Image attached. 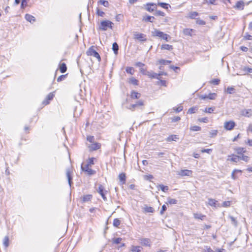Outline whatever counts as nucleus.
Returning a JSON list of instances; mask_svg holds the SVG:
<instances>
[{
	"label": "nucleus",
	"instance_id": "19",
	"mask_svg": "<svg viewBox=\"0 0 252 252\" xmlns=\"http://www.w3.org/2000/svg\"><path fill=\"white\" fill-rule=\"evenodd\" d=\"M3 245L5 249H7L9 245V239L8 236H6L3 239Z\"/></svg>",
	"mask_w": 252,
	"mask_h": 252
},
{
	"label": "nucleus",
	"instance_id": "54",
	"mask_svg": "<svg viewBox=\"0 0 252 252\" xmlns=\"http://www.w3.org/2000/svg\"><path fill=\"white\" fill-rule=\"evenodd\" d=\"M196 22L197 24L200 25H204L206 24V23L204 21H203L199 18L196 19Z\"/></svg>",
	"mask_w": 252,
	"mask_h": 252
},
{
	"label": "nucleus",
	"instance_id": "11",
	"mask_svg": "<svg viewBox=\"0 0 252 252\" xmlns=\"http://www.w3.org/2000/svg\"><path fill=\"white\" fill-rule=\"evenodd\" d=\"M54 96H55V94H54V93H49L46 96V99L43 101V102H42L43 104H44L45 105L48 104L49 103V101L53 99Z\"/></svg>",
	"mask_w": 252,
	"mask_h": 252
},
{
	"label": "nucleus",
	"instance_id": "37",
	"mask_svg": "<svg viewBox=\"0 0 252 252\" xmlns=\"http://www.w3.org/2000/svg\"><path fill=\"white\" fill-rule=\"evenodd\" d=\"M121 224V221L118 219H115L113 224L115 227H118Z\"/></svg>",
	"mask_w": 252,
	"mask_h": 252
},
{
	"label": "nucleus",
	"instance_id": "21",
	"mask_svg": "<svg viewBox=\"0 0 252 252\" xmlns=\"http://www.w3.org/2000/svg\"><path fill=\"white\" fill-rule=\"evenodd\" d=\"M178 139L179 137L177 135H171L167 138L166 141L168 142L173 141H176Z\"/></svg>",
	"mask_w": 252,
	"mask_h": 252
},
{
	"label": "nucleus",
	"instance_id": "27",
	"mask_svg": "<svg viewBox=\"0 0 252 252\" xmlns=\"http://www.w3.org/2000/svg\"><path fill=\"white\" fill-rule=\"evenodd\" d=\"M67 70V67L65 63H62L60 66V70L61 73H64Z\"/></svg>",
	"mask_w": 252,
	"mask_h": 252
},
{
	"label": "nucleus",
	"instance_id": "2",
	"mask_svg": "<svg viewBox=\"0 0 252 252\" xmlns=\"http://www.w3.org/2000/svg\"><path fill=\"white\" fill-rule=\"evenodd\" d=\"M113 23L109 20H104L100 22L99 29L103 31H107L108 28L112 29Z\"/></svg>",
	"mask_w": 252,
	"mask_h": 252
},
{
	"label": "nucleus",
	"instance_id": "39",
	"mask_svg": "<svg viewBox=\"0 0 252 252\" xmlns=\"http://www.w3.org/2000/svg\"><path fill=\"white\" fill-rule=\"evenodd\" d=\"M198 110L197 107H192L190 108L188 111V113L193 114L196 112Z\"/></svg>",
	"mask_w": 252,
	"mask_h": 252
},
{
	"label": "nucleus",
	"instance_id": "13",
	"mask_svg": "<svg viewBox=\"0 0 252 252\" xmlns=\"http://www.w3.org/2000/svg\"><path fill=\"white\" fill-rule=\"evenodd\" d=\"M241 157L235 155L232 156H229L227 159L228 160H230L234 162H238L240 160Z\"/></svg>",
	"mask_w": 252,
	"mask_h": 252
},
{
	"label": "nucleus",
	"instance_id": "52",
	"mask_svg": "<svg viewBox=\"0 0 252 252\" xmlns=\"http://www.w3.org/2000/svg\"><path fill=\"white\" fill-rule=\"evenodd\" d=\"M145 211L148 213H153L154 212V209L152 207H148L145 208Z\"/></svg>",
	"mask_w": 252,
	"mask_h": 252
},
{
	"label": "nucleus",
	"instance_id": "6",
	"mask_svg": "<svg viewBox=\"0 0 252 252\" xmlns=\"http://www.w3.org/2000/svg\"><path fill=\"white\" fill-rule=\"evenodd\" d=\"M81 169L83 171L86 172L87 174L89 175H92L95 173V171L91 168H90L88 165L86 164L85 166L82 165Z\"/></svg>",
	"mask_w": 252,
	"mask_h": 252
},
{
	"label": "nucleus",
	"instance_id": "34",
	"mask_svg": "<svg viewBox=\"0 0 252 252\" xmlns=\"http://www.w3.org/2000/svg\"><path fill=\"white\" fill-rule=\"evenodd\" d=\"M126 71L127 73L131 75L133 74L134 72V69L132 67H127L126 69Z\"/></svg>",
	"mask_w": 252,
	"mask_h": 252
},
{
	"label": "nucleus",
	"instance_id": "28",
	"mask_svg": "<svg viewBox=\"0 0 252 252\" xmlns=\"http://www.w3.org/2000/svg\"><path fill=\"white\" fill-rule=\"evenodd\" d=\"M142 249V248L140 246H132L131 250L133 252H140Z\"/></svg>",
	"mask_w": 252,
	"mask_h": 252
},
{
	"label": "nucleus",
	"instance_id": "53",
	"mask_svg": "<svg viewBox=\"0 0 252 252\" xmlns=\"http://www.w3.org/2000/svg\"><path fill=\"white\" fill-rule=\"evenodd\" d=\"M155 15L156 16L164 17L165 16V13L162 11L158 10L156 11Z\"/></svg>",
	"mask_w": 252,
	"mask_h": 252
},
{
	"label": "nucleus",
	"instance_id": "63",
	"mask_svg": "<svg viewBox=\"0 0 252 252\" xmlns=\"http://www.w3.org/2000/svg\"><path fill=\"white\" fill-rule=\"evenodd\" d=\"M198 121L200 122H202V123H207L208 121V119L207 117H205V118L198 119Z\"/></svg>",
	"mask_w": 252,
	"mask_h": 252
},
{
	"label": "nucleus",
	"instance_id": "24",
	"mask_svg": "<svg viewBox=\"0 0 252 252\" xmlns=\"http://www.w3.org/2000/svg\"><path fill=\"white\" fill-rule=\"evenodd\" d=\"M112 50L116 55L118 54L119 50V46L116 42H114L113 43Z\"/></svg>",
	"mask_w": 252,
	"mask_h": 252
},
{
	"label": "nucleus",
	"instance_id": "14",
	"mask_svg": "<svg viewBox=\"0 0 252 252\" xmlns=\"http://www.w3.org/2000/svg\"><path fill=\"white\" fill-rule=\"evenodd\" d=\"M25 18L27 21L31 23H33L35 21V18L29 14H26L25 16Z\"/></svg>",
	"mask_w": 252,
	"mask_h": 252
},
{
	"label": "nucleus",
	"instance_id": "17",
	"mask_svg": "<svg viewBox=\"0 0 252 252\" xmlns=\"http://www.w3.org/2000/svg\"><path fill=\"white\" fill-rule=\"evenodd\" d=\"M141 94L138 93L135 91H132L130 94V97L132 99H138L140 97Z\"/></svg>",
	"mask_w": 252,
	"mask_h": 252
},
{
	"label": "nucleus",
	"instance_id": "26",
	"mask_svg": "<svg viewBox=\"0 0 252 252\" xmlns=\"http://www.w3.org/2000/svg\"><path fill=\"white\" fill-rule=\"evenodd\" d=\"M194 218L196 219H200L201 220H203L206 216L205 215H202L200 213H194L193 214Z\"/></svg>",
	"mask_w": 252,
	"mask_h": 252
},
{
	"label": "nucleus",
	"instance_id": "51",
	"mask_svg": "<svg viewBox=\"0 0 252 252\" xmlns=\"http://www.w3.org/2000/svg\"><path fill=\"white\" fill-rule=\"evenodd\" d=\"M135 105L136 107H140L144 105V101L142 100H139L137 101L135 103Z\"/></svg>",
	"mask_w": 252,
	"mask_h": 252
},
{
	"label": "nucleus",
	"instance_id": "7",
	"mask_svg": "<svg viewBox=\"0 0 252 252\" xmlns=\"http://www.w3.org/2000/svg\"><path fill=\"white\" fill-rule=\"evenodd\" d=\"M217 94L216 93H210L208 94L201 95L199 96L200 99H209L210 100H214L216 98Z\"/></svg>",
	"mask_w": 252,
	"mask_h": 252
},
{
	"label": "nucleus",
	"instance_id": "36",
	"mask_svg": "<svg viewBox=\"0 0 252 252\" xmlns=\"http://www.w3.org/2000/svg\"><path fill=\"white\" fill-rule=\"evenodd\" d=\"M229 218L231 220V223L232 224H233L235 226H237V221L236 220V219L231 216H229Z\"/></svg>",
	"mask_w": 252,
	"mask_h": 252
},
{
	"label": "nucleus",
	"instance_id": "3",
	"mask_svg": "<svg viewBox=\"0 0 252 252\" xmlns=\"http://www.w3.org/2000/svg\"><path fill=\"white\" fill-rule=\"evenodd\" d=\"M133 38L141 42H144L147 40L146 35L144 33L134 32L133 33Z\"/></svg>",
	"mask_w": 252,
	"mask_h": 252
},
{
	"label": "nucleus",
	"instance_id": "32",
	"mask_svg": "<svg viewBox=\"0 0 252 252\" xmlns=\"http://www.w3.org/2000/svg\"><path fill=\"white\" fill-rule=\"evenodd\" d=\"M217 202V201L214 199L209 198L208 199V204L210 205L211 206H216V203Z\"/></svg>",
	"mask_w": 252,
	"mask_h": 252
},
{
	"label": "nucleus",
	"instance_id": "60",
	"mask_svg": "<svg viewBox=\"0 0 252 252\" xmlns=\"http://www.w3.org/2000/svg\"><path fill=\"white\" fill-rule=\"evenodd\" d=\"M230 204L231 201H224L222 203V206L224 207H227L230 206Z\"/></svg>",
	"mask_w": 252,
	"mask_h": 252
},
{
	"label": "nucleus",
	"instance_id": "25",
	"mask_svg": "<svg viewBox=\"0 0 252 252\" xmlns=\"http://www.w3.org/2000/svg\"><path fill=\"white\" fill-rule=\"evenodd\" d=\"M161 49L162 50H167L169 51H171L173 49V46L169 44H162L161 47Z\"/></svg>",
	"mask_w": 252,
	"mask_h": 252
},
{
	"label": "nucleus",
	"instance_id": "12",
	"mask_svg": "<svg viewBox=\"0 0 252 252\" xmlns=\"http://www.w3.org/2000/svg\"><path fill=\"white\" fill-rule=\"evenodd\" d=\"M101 144L99 143L95 142L92 143L91 145L89 146V148L91 151L97 150L100 148Z\"/></svg>",
	"mask_w": 252,
	"mask_h": 252
},
{
	"label": "nucleus",
	"instance_id": "16",
	"mask_svg": "<svg viewBox=\"0 0 252 252\" xmlns=\"http://www.w3.org/2000/svg\"><path fill=\"white\" fill-rule=\"evenodd\" d=\"M244 2L243 1H238L236 2L234 7L239 10H243L244 8Z\"/></svg>",
	"mask_w": 252,
	"mask_h": 252
},
{
	"label": "nucleus",
	"instance_id": "35",
	"mask_svg": "<svg viewBox=\"0 0 252 252\" xmlns=\"http://www.w3.org/2000/svg\"><path fill=\"white\" fill-rule=\"evenodd\" d=\"M129 82L134 85H138V80L134 77L129 78Z\"/></svg>",
	"mask_w": 252,
	"mask_h": 252
},
{
	"label": "nucleus",
	"instance_id": "46",
	"mask_svg": "<svg viewBox=\"0 0 252 252\" xmlns=\"http://www.w3.org/2000/svg\"><path fill=\"white\" fill-rule=\"evenodd\" d=\"M198 15V13L197 12L193 11L189 13V17L191 19H194L196 16Z\"/></svg>",
	"mask_w": 252,
	"mask_h": 252
},
{
	"label": "nucleus",
	"instance_id": "8",
	"mask_svg": "<svg viewBox=\"0 0 252 252\" xmlns=\"http://www.w3.org/2000/svg\"><path fill=\"white\" fill-rule=\"evenodd\" d=\"M157 4L154 3H148L146 5V9L149 12H153L157 9Z\"/></svg>",
	"mask_w": 252,
	"mask_h": 252
},
{
	"label": "nucleus",
	"instance_id": "47",
	"mask_svg": "<svg viewBox=\"0 0 252 252\" xmlns=\"http://www.w3.org/2000/svg\"><path fill=\"white\" fill-rule=\"evenodd\" d=\"M95 159V158H89L87 164L86 165H88V166H90L91 165L94 164V160Z\"/></svg>",
	"mask_w": 252,
	"mask_h": 252
},
{
	"label": "nucleus",
	"instance_id": "9",
	"mask_svg": "<svg viewBox=\"0 0 252 252\" xmlns=\"http://www.w3.org/2000/svg\"><path fill=\"white\" fill-rule=\"evenodd\" d=\"M97 191L101 195V196H102L103 199L104 201H106L107 200V198H106V197L105 196V194L104 188L102 186V185H99L98 189H97ZM105 192H106V191H105Z\"/></svg>",
	"mask_w": 252,
	"mask_h": 252
},
{
	"label": "nucleus",
	"instance_id": "64",
	"mask_svg": "<svg viewBox=\"0 0 252 252\" xmlns=\"http://www.w3.org/2000/svg\"><path fill=\"white\" fill-rule=\"evenodd\" d=\"M243 70L248 73H252V68L248 67H244Z\"/></svg>",
	"mask_w": 252,
	"mask_h": 252
},
{
	"label": "nucleus",
	"instance_id": "38",
	"mask_svg": "<svg viewBox=\"0 0 252 252\" xmlns=\"http://www.w3.org/2000/svg\"><path fill=\"white\" fill-rule=\"evenodd\" d=\"M192 32V30L191 29H186L184 30L183 33L186 35H191Z\"/></svg>",
	"mask_w": 252,
	"mask_h": 252
},
{
	"label": "nucleus",
	"instance_id": "59",
	"mask_svg": "<svg viewBox=\"0 0 252 252\" xmlns=\"http://www.w3.org/2000/svg\"><path fill=\"white\" fill-rule=\"evenodd\" d=\"M27 0H22L21 1V7L22 8L24 9L27 6Z\"/></svg>",
	"mask_w": 252,
	"mask_h": 252
},
{
	"label": "nucleus",
	"instance_id": "20",
	"mask_svg": "<svg viewBox=\"0 0 252 252\" xmlns=\"http://www.w3.org/2000/svg\"><path fill=\"white\" fill-rule=\"evenodd\" d=\"M66 176L68 180V183L70 187L71 186L72 184V177L71 176V172L69 169L66 170Z\"/></svg>",
	"mask_w": 252,
	"mask_h": 252
},
{
	"label": "nucleus",
	"instance_id": "62",
	"mask_svg": "<svg viewBox=\"0 0 252 252\" xmlns=\"http://www.w3.org/2000/svg\"><path fill=\"white\" fill-rule=\"evenodd\" d=\"M87 139L88 141H89L91 143H93L94 141V136H88L87 137Z\"/></svg>",
	"mask_w": 252,
	"mask_h": 252
},
{
	"label": "nucleus",
	"instance_id": "33",
	"mask_svg": "<svg viewBox=\"0 0 252 252\" xmlns=\"http://www.w3.org/2000/svg\"><path fill=\"white\" fill-rule=\"evenodd\" d=\"M158 5L166 9H167L168 7L170 6V5L168 3L165 2H158Z\"/></svg>",
	"mask_w": 252,
	"mask_h": 252
},
{
	"label": "nucleus",
	"instance_id": "56",
	"mask_svg": "<svg viewBox=\"0 0 252 252\" xmlns=\"http://www.w3.org/2000/svg\"><path fill=\"white\" fill-rule=\"evenodd\" d=\"M183 109V107L182 106H180L178 107H174L173 110H175L177 113H179L182 111Z\"/></svg>",
	"mask_w": 252,
	"mask_h": 252
},
{
	"label": "nucleus",
	"instance_id": "61",
	"mask_svg": "<svg viewBox=\"0 0 252 252\" xmlns=\"http://www.w3.org/2000/svg\"><path fill=\"white\" fill-rule=\"evenodd\" d=\"M66 75H62L61 76H60L58 78H57V81L58 82H61L63 80L65 77H66Z\"/></svg>",
	"mask_w": 252,
	"mask_h": 252
},
{
	"label": "nucleus",
	"instance_id": "57",
	"mask_svg": "<svg viewBox=\"0 0 252 252\" xmlns=\"http://www.w3.org/2000/svg\"><path fill=\"white\" fill-rule=\"evenodd\" d=\"M96 14L99 16L103 17L105 13L103 11H101L98 8H97Z\"/></svg>",
	"mask_w": 252,
	"mask_h": 252
},
{
	"label": "nucleus",
	"instance_id": "22",
	"mask_svg": "<svg viewBox=\"0 0 252 252\" xmlns=\"http://www.w3.org/2000/svg\"><path fill=\"white\" fill-rule=\"evenodd\" d=\"M147 75H148L149 77L152 78H156L159 80V78H158V73H155L154 72H147Z\"/></svg>",
	"mask_w": 252,
	"mask_h": 252
},
{
	"label": "nucleus",
	"instance_id": "55",
	"mask_svg": "<svg viewBox=\"0 0 252 252\" xmlns=\"http://www.w3.org/2000/svg\"><path fill=\"white\" fill-rule=\"evenodd\" d=\"M122 240V239L121 238H114L112 240V242L113 243H115L116 244H118L120 243L121 241Z\"/></svg>",
	"mask_w": 252,
	"mask_h": 252
},
{
	"label": "nucleus",
	"instance_id": "40",
	"mask_svg": "<svg viewBox=\"0 0 252 252\" xmlns=\"http://www.w3.org/2000/svg\"><path fill=\"white\" fill-rule=\"evenodd\" d=\"M98 2L105 7H108L109 6L108 1L105 0H99Z\"/></svg>",
	"mask_w": 252,
	"mask_h": 252
},
{
	"label": "nucleus",
	"instance_id": "5",
	"mask_svg": "<svg viewBox=\"0 0 252 252\" xmlns=\"http://www.w3.org/2000/svg\"><path fill=\"white\" fill-rule=\"evenodd\" d=\"M87 54L88 55L95 57L98 59V61L101 60V58L99 54L92 47L89 48V50L87 52Z\"/></svg>",
	"mask_w": 252,
	"mask_h": 252
},
{
	"label": "nucleus",
	"instance_id": "48",
	"mask_svg": "<svg viewBox=\"0 0 252 252\" xmlns=\"http://www.w3.org/2000/svg\"><path fill=\"white\" fill-rule=\"evenodd\" d=\"M220 82V80L219 79H214L211 81L210 83L215 85H218L219 84Z\"/></svg>",
	"mask_w": 252,
	"mask_h": 252
},
{
	"label": "nucleus",
	"instance_id": "15",
	"mask_svg": "<svg viewBox=\"0 0 252 252\" xmlns=\"http://www.w3.org/2000/svg\"><path fill=\"white\" fill-rule=\"evenodd\" d=\"M192 171L191 170L185 169V170H182L180 172L179 175L182 176H189L191 175Z\"/></svg>",
	"mask_w": 252,
	"mask_h": 252
},
{
	"label": "nucleus",
	"instance_id": "23",
	"mask_svg": "<svg viewBox=\"0 0 252 252\" xmlns=\"http://www.w3.org/2000/svg\"><path fill=\"white\" fill-rule=\"evenodd\" d=\"M119 178L120 181L122 182V184H124L126 183V174L124 173H122L119 174Z\"/></svg>",
	"mask_w": 252,
	"mask_h": 252
},
{
	"label": "nucleus",
	"instance_id": "31",
	"mask_svg": "<svg viewBox=\"0 0 252 252\" xmlns=\"http://www.w3.org/2000/svg\"><path fill=\"white\" fill-rule=\"evenodd\" d=\"M177 202L178 201L175 199H173L170 197H168L167 198V202H166V203L170 204H175L177 203Z\"/></svg>",
	"mask_w": 252,
	"mask_h": 252
},
{
	"label": "nucleus",
	"instance_id": "42",
	"mask_svg": "<svg viewBox=\"0 0 252 252\" xmlns=\"http://www.w3.org/2000/svg\"><path fill=\"white\" fill-rule=\"evenodd\" d=\"M158 187L160 188L161 190L163 191V192H166L169 189L168 187L166 186H164L163 185H159L158 186Z\"/></svg>",
	"mask_w": 252,
	"mask_h": 252
},
{
	"label": "nucleus",
	"instance_id": "49",
	"mask_svg": "<svg viewBox=\"0 0 252 252\" xmlns=\"http://www.w3.org/2000/svg\"><path fill=\"white\" fill-rule=\"evenodd\" d=\"M190 129L192 131H199L201 130V127L197 126H194L190 128Z\"/></svg>",
	"mask_w": 252,
	"mask_h": 252
},
{
	"label": "nucleus",
	"instance_id": "44",
	"mask_svg": "<svg viewBox=\"0 0 252 252\" xmlns=\"http://www.w3.org/2000/svg\"><path fill=\"white\" fill-rule=\"evenodd\" d=\"M234 88L232 87H228L227 88L226 92L229 94H232L234 93Z\"/></svg>",
	"mask_w": 252,
	"mask_h": 252
},
{
	"label": "nucleus",
	"instance_id": "58",
	"mask_svg": "<svg viewBox=\"0 0 252 252\" xmlns=\"http://www.w3.org/2000/svg\"><path fill=\"white\" fill-rule=\"evenodd\" d=\"M202 252H213V251L208 246H205Z\"/></svg>",
	"mask_w": 252,
	"mask_h": 252
},
{
	"label": "nucleus",
	"instance_id": "43",
	"mask_svg": "<svg viewBox=\"0 0 252 252\" xmlns=\"http://www.w3.org/2000/svg\"><path fill=\"white\" fill-rule=\"evenodd\" d=\"M217 130H212L211 131H209L210 137H213L214 136H216L217 135Z\"/></svg>",
	"mask_w": 252,
	"mask_h": 252
},
{
	"label": "nucleus",
	"instance_id": "29",
	"mask_svg": "<svg viewBox=\"0 0 252 252\" xmlns=\"http://www.w3.org/2000/svg\"><path fill=\"white\" fill-rule=\"evenodd\" d=\"M141 244L146 246H150V240L148 238H144L141 240Z\"/></svg>",
	"mask_w": 252,
	"mask_h": 252
},
{
	"label": "nucleus",
	"instance_id": "1",
	"mask_svg": "<svg viewBox=\"0 0 252 252\" xmlns=\"http://www.w3.org/2000/svg\"><path fill=\"white\" fill-rule=\"evenodd\" d=\"M152 35L153 36L160 37L166 41H168L169 39L171 38L169 35L164 33L162 32H160L157 29H155L152 32Z\"/></svg>",
	"mask_w": 252,
	"mask_h": 252
},
{
	"label": "nucleus",
	"instance_id": "45",
	"mask_svg": "<svg viewBox=\"0 0 252 252\" xmlns=\"http://www.w3.org/2000/svg\"><path fill=\"white\" fill-rule=\"evenodd\" d=\"M214 109L215 108L213 107L206 108L204 112L207 113H212L214 111Z\"/></svg>",
	"mask_w": 252,
	"mask_h": 252
},
{
	"label": "nucleus",
	"instance_id": "10",
	"mask_svg": "<svg viewBox=\"0 0 252 252\" xmlns=\"http://www.w3.org/2000/svg\"><path fill=\"white\" fill-rule=\"evenodd\" d=\"M241 114L242 116L244 117H250L252 116V109H243L241 111Z\"/></svg>",
	"mask_w": 252,
	"mask_h": 252
},
{
	"label": "nucleus",
	"instance_id": "4",
	"mask_svg": "<svg viewBox=\"0 0 252 252\" xmlns=\"http://www.w3.org/2000/svg\"><path fill=\"white\" fill-rule=\"evenodd\" d=\"M236 126V123L233 121H226L224 123V128L227 130H231Z\"/></svg>",
	"mask_w": 252,
	"mask_h": 252
},
{
	"label": "nucleus",
	"instance_id": "50",
	"mask_svg": "<svg viewBox=\"0 0 252 252\" xmlns=\"http://www.w3.org/2000/svg\"><path fill=\"white\" fill-rule=\"evenodd\" d=\"M171 62V61H170L165 60H163V59L160 60L159 61V63L161 64H163V65H165V64L170 63Z\"/></svg>",
	"mask_w": 252,
	"mask_h": 252
},
{
	"label": "nucleus",
	"instance_id": "18",
	"mask_svg": "<svg viewBox=\"0 0 252 252\" xmlns=\"http://www.w3.org/2000/svg\"><path fill=\"white\" fill-rule=\"evenodd\" d=\"M155 19V18L154 16H147L143 18L142 21L145 22L153 23L154 22Z\"/></svg>",
	"mask_w": 252,
	"mask_h": 252
},
{
	"label": "nucleus",
	"instance_id": "41",
	"mask_svg": "<svg viewBox=\"0 0 252 252\" xmlns=\"http://www.w3.org/2000/svg\"><path fill=\"white\" fill-rule=\"evenodd\" d=\"M92 195L88 194V195H84L83 197V201L84 202L88 201L92 198Z\"/></svg>",
	"mask_w": 252,
	"mask_h": 252
},
{
	"label": "nucleus",
	"instance_id": "30",
	"mask_svg": "<svg viewBox=\"0 0 252 252\" xmlns=\"http://www.w3.org/2000/svg\"><path fill=\"white\" fill-rule=\"evenodd\" d=\"M235 151L238 154L241 155L245 153L246 150L244 148L238 147L235 149Z\"/></svg>",
	"mask_w": 252,
	"mask_h": 252
}]
</instances>
